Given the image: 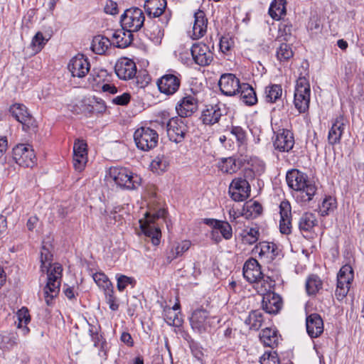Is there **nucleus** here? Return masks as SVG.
<instances>
[{"label":"nucleus","mask_w":364,"mask_h":364,"mask_svg":"<svg viewBox=\"0 0 364 364\" xmlns=\"http://www.w3.org/2000/svg\"><path fill=\"white\" fill-rule=\"evenodd\" d=\"M286 179L289 187L296 192L295 197L298 202L305 203L313 199L317 188L314 183L308 180L306 173L297 169H292L287 172Z\"/></svg>","instance_id":"f257e3e1"},{"label":"nucleus","mask_w":364,"mask_h":364,"mask_svg":"<svg viewBox=\"0 0 364 364\" xmlns=\"http://www.w3.org/2000/svg\"><path fill=\"white\" fill-rule=\"evenodd\" d=\"M107 180L114 182L117 186L128 189H136L141 185V178L124 167H111Z\"/></svg>","instance_id":"f03ea898"},{"label":"nucleus","mask_w":364,"mask_h":364,"mask_svg":"<svg viewBox=\"0 0 364 364\" xmlns=\"http://www.w3.org/2000/svg\"><path fill=\"white\" fill-rule=\"evenodd\" d=\"M166 211L165 209L160 208L155 212H146L144 214V218L139 220L140 228L143 234L151 238L154 245H158L160 243L161 232L159 228L156 225V220L165 217Z\"/></svg>","instance_id":"7ed1b4c3"},{"label":"nucleus","mask_w":364,"mask_h":364,"mask_svg":"<svg viewBox=\"0 0 364 364\" xmlns=\"http://www.w3.org/2000/svg\"><path fill=\"white\" fill-rule=\"evenodd\" d=\"M63 267L59 263H54L53 269H47L48 281L44 288L46 302L50 305L60 291Z\"/></svg>","instance_id":"20e7f679"},{"label":"nucleus","mask_w":364,"mask_h":364,"mask_svg":"<svg viewBox=\"0 0 364 364\" xmlns=\"http://www.w3.org/2000/svg\"><path fill=\"white\" fill-rule=\"evenodd\" d=\"M310 85L305 77H299L296 82L294 103L299 113L305 112L309 107Z\"/></svg>","instance_id":"39448f33"},{"label":"nucleus","mask_w":364,"mask_h":364,"mask_svg":"<svg viewBox=\"0 0 364 364\" xmlns=\"http://www.w3.org/2000/svg\"><path fill=\"white\" fill-rule=\"evenodd\" d=\"M134 139L138 149L148 151L158 144L159 134L149 127H140L134 134Z\"/></svg>","instance_id":"423d86ee"},{"label":"nucleus","mask_w":364,"mask_h":364,"mask_svg":"<svg viewBox=\"0 0 364 364\" xmlns=\"http://www.w3.org/2000/svg\"><path fill=\"white\" fill-rule=\"evenodd\" d=\"M243 276L248 282L256 283L257 289L261 288V286L264 287L267 282L272 280L269 277L266 279L264 277L259 264L253 258L249 259L244 264Z\"/></svg>","instance_id":"0eeeda50"},{"label":"nucleus","mask_w":364,"mask_h":364,"mask_svg":"<svg viewBox=\"0 0 364 364\" xmlns=\"http://www.w3.org/2000/svg\"><path fill=\"white\" fill-rule=\"evenodd\" d=\"M353 278V269L350 265L345 264L340 269L337 275V285L335 291V296L338 301H342L348 294Z\"/></svg>","instance_id":"6e6552de"},{"label":"nucleus","mask_w":364,"mask_h":364,"mask_svg":"<svg viewBox=\"0 0 364 364\" xmlns=\"http://www.w3.org/2000/svg\"><path fill=\"white\" fill-rule=\"evenodd\" d=\"M144 15L139 8L127 9L121 17V23L124 28L132 32L138 31L144 25Z\"/></svg>","instance_id":"1a4fd4ad"},{"label":"nucleus","mask_w":364,"mask_h":364,"mask_svg":"<svg viewBox=\"0 0 364 364\" xmlns=\"http://www.w3.org/2000/svg\"><path fill=\"white\" fill-rule=\"evenodd\" d=\"M273 286V280H270L269 282H267V285H264V291L267 292L264 294L262 301L263 310L269 314H277L282 306V300L280 296L271 291Z\"/></svg>","instance_id":"9d476101"},{"label":"nucleus","mask_w":364,"mask_h":364,"mask_svg":"<svg viewBox=\"0 0 364 364\" xmlns=\"http://www.w3.org/2000/svg\"><path fill=\"white\" fill-rule=\"evenodd\" d=\"M214 318L203 309H196L190 318L193 330L198 333H203L210 330Z\"/></svg>","instance_id":"9b49d317"},{"label":"nucleus","mask_w":364,"mask_h":364,"mask_svg":"<svg viewBox=\"0 0 364 364\" xmlns=\"http://www.w3.org/2000/svg\"><path fill=\"white\" fill-rule=\"evenodd\" d=\"M13 159L21 166L32 167L36 164L34 151L29 145L18 144L12 151Z\"/></svg>","instance_id":"f8f14e48"},{"label":"nucleus","mask_w":364,"mask_h":364,"mask_svg":"<svg viewBox=\"0 0 364 364\" xmlns=\"http://www.w3.org/2000/svg\"><path fill=\"white\" fill-rule=\"evenodd\" d=\"M166 128L169 139L176 144L183 141L188 132L186 119L181 117L171 119L167 123Z\"/></svg>","instance_id":"ddd939ff"},{"label":"nucleus","mask_w":364,"mask_h":364,"mask_svg":"<svg viewBox=\"0 0 364 364\" xmlns=\"http://www.w3.org/2000/svg\"><path fill=\"white\" fill-rule=\"evenodd\" d=\"M229 193L233 200L243 201L250 196V186L245 178H235L229 186Z\"/></svg>","instance_id":"4468645a"},{"label":"nucleus","mask_w":364,"mask_h":364,"mask_svg":"<svg viewBox=\"0 0 364 364\" xmlns=\"http://www.w3.org/2000/svg\"><path fill=\"white\" fill-rule=\"evenodd\" d=\"M9 112L22 124L23 130L36 127L35 120L24 105L16 103L10 107Z\"/></svg>","instance_id":"2eb2a0df"},{"label":"nucleus","mask_w":364,"mask_h":364,"mask_svg":"<svg viewBox=\"0 0 364 364\" xmlns=\"http://www.w3.org/2000/svg\"><path fill=\"white\" fill-rule=\"evenodd\" d=\"M160 92L166 95H173L181 86V79L173 74H166L161 76L156 82Z\"/></svg>","instance_id":"dca6fc26"},{"label":"nucleus","mask_w":364,"mask_h":364,"mask_svg":"<svg viewBox=\"0 0 364 364\" xmlns=\"http://www.w3.org/2000/svg\"><path fill=\"white\" fill-rule=\"evenodd\" d=\"M68 68L73 77H84L90 71V64L82 54H77L69 62Z\"/></svg>","instance_id":"f3484780"},{"label":"nucleus","mask_w":364,"mask_h":364,"mask_svg":"<svg viewBox=\"0 0 364 364\" xmlns=\"http://www.w3.org/2000/svg\"><path fill=\"white\" fill-rule=\"evenodd\" d=\"M218 85L221 92L226 96L236 95L240 87L239 79L232 73L223 74L220 76Z\"/></svg>","instance_id":"a211bd4d"},{"label":"nucleus","mask_w":364,"mask_h":364,"mask_svg":"<svg viewBox=\"0 0 364 364\" xmlns=\"http://www.w3.org/2000/svg\"><path fill=\"white\" fill-rule=\"evenodd\" d=\"M117 77L124 80L132 79L136 73V66L134 61L127 58L119 60L114 66Z\"/></svg>","instance_id":"6ab92c4d"},{"label":"nucleus","mask_w":364,"mask_h":364,"mask_svg":"<svg viewBox=\"0 0 364 364\" xmlns=\"http://www.w3.org/2000/svg\"><path fill=\"white\" fill-rule=\"evenodd\" d=\"M279 230L281 233L289 235L291 232V205L288 200H283L279 205Z\"/></svg>","instance_id":"aec40b11"},{"label":"nucleus","mask_w":364,"mask_h":364,"mask_svg":"<svg viewBox=\"0 0 364 364\" xmlns=\"http://www.w3.org/2000/svg\"><path fill=\"white\" fill-rule=\"evenodd\" d=\"M294 145L293 133L288 129H282L278 133L274 140V147L279 151L288 152Z\"/></svg>","instance_id":"412c9836"},{"label":"nucleus","mask_w":364,"mask_h":364,"mask_svg":"<svg viewBox=\"0 0 364 364\" xmlns=\"http://www.w3.org/2000/svg\"><path fill=\"white\" fill-rule=\"evenodd\" d=\"M306 328L308 335L312 338L319 337L323 332V321L318 314H311L306 316Z\"/></svg>","instance_id":"4be33fe9"},{"label":"nucleus","mask_w":364,"mask_h":364,"mask_svg":"<svg viewBox=\"0 0 364 364\" xmlns=\"http://www.w3.org/2000/svg\"><path fill=\"white\" fill-rule=\"evenodd\" d=\"M198 107L197 100L191 96L183 97L176 106V109L178 115L185 119L194 113Z\"/></svg>","instance_id":"5701e85b"},{"label":"nucleus","mask_w":364,"mask_h":364,"mask_svg":"<svg viewBox=\"0 0 364 364\" xmlns=\"http://www.w3.org/2000/svg\"><path fill=\"white\" fill-rule=\"evenodd\" d=\"M191 53L195 63L200 66L208 65L213 60L210 47H191Z\"/></svg>","instance_id":"b1692460"},{"label":"nucleus","mask_w":364,"mask_h":364,"mask_svg":"<svg viewBox=\"0 0 364 364\" xmlns=\"http://www.w3.org/2000/svg\"><path fill=\"white\" fill-rule=\"evenodd\" d=\"M194 23L191 37L197 40L203 37L207 31L208 20L203 11L198 10L194 15Z\"/></svg>","instance_id":"393cba45"},{"label":"nucleus","mask_w":364,"mask_h":364,"mask_svg":"<svg viewBox=\"0 0 364 364\" xmlns=\"http://www.w3.org/2000/svg\"><path fill=\"white\" fill-rule=\"evenodd\" d=\"M223 115L218 105L207 106L201 113L200 119L204 124L213 125L218 123Z\"/></svg>","instance_id":"a878e982"},{"label":"nucleus","mask_w":364,"mask_h":364,"mask_svg":"<svg viewBox=\"0 0 364 364\" xmlns=\"http://www.w3.org/2000/svg\"><path fill=\"white\" fill-rule=\"evenodd\" d=\"M255 251L259 257H266L269 259H274L279 254V249L274 242L263 241L260 242L255 247Z\"/></svg>","instance_id":"bb28decb"},{"label":"nucleus","mask_w":364,"mask_h":364,"mask_svg":"<svg viewBox=\"0 0 364 364\" xmlns=\"http://www.w3.org/2000/svg\"><path fill=\"white\" fill-rule=\"evenodd\" d=\"M166 4V0H146L144 3V9L149 16L156 18L164 12Z\"/></svg>","instance_id":"cd10ccee"},{"label":"nucleus","mask_w":364,"mask_h":364,"mask_svg":"<svg viewBox=\"0 0 364 364\" xmlns=\"http://www.w3.org/2000/svg\"><path fill=\"white\" fill-rule=\"evenodd\" d=\"M345 124L342 117H338L333 123L328 132V140L329 144L333 145L340 142L343 132Z\"/></svg>","instance_id":"c85d7f7f"},{"label":"nucleus","mask_w":364,"mask_h":364,"mask_svg":"<svg viewBox=\"0 0 364 364\" xmlns=\"http://www.w3.org/2000/svg\"><path fill=\"white\" fill-rule=\"evenodd\" d=\"M237 94H240V100L247 105H253L257 102V98L254 89L248 84H240V87Z\"/></svg>","instance_id":"c756f323"},{"label":"nucleus","mask_w":364,"mask_h":364,"mask_svg":"<svg viewBox=\"0 0 364 364\" xmlns=\"http://www.w3.org/2000/svg\"><path fill=\"white\" fill-rule=\"evenodd\" d=\"M259 339L265 346L274 348L279 343V336L274 329L266 328L259 333Z\"/></svg>","instance_id":"7c9ffc66"},{"label":"nucleus","mask_w":364,"mask_h":364,"mask_svg":"<svg viewBox=\"0 0 364 364\" xmlns=\"http://www.w3.org/2000/svg\"><path fill=\"white\" fill-rule=\"evenodd\" d=\"M241 167V162L234 157L223 158L218 164L219 169L225 173H236Z\"/></svg>","instance_id":"2f4dec72"},{"label":"nucleus","mask_w":364,"mask_h":364,"mask_svg":"<svg viewBox=\"0 0 364 364\" xmlns=\"http://www.w3.org/2000/svg\"><path fill=\"white\" fill-rule=\"evenodd\" d=\"M286 0H274L269 6V14L276 21L280 20L282 16L286 15Z\"/></svg>","instance_id":"473e14b6"},{"label":"nucleus","mask_w":364,"mask_h":364,"mask_svg":"<svg viewBox=\"0 0 364 364\" xmlns=\"http://www.w3.org/2000/svg\"><path fill=\"white\" fill-rule=\"evenodd\" d=\"M316 216L311 213H305L299 222V228L301 232H310L316 225Z\"/></svg>","instance_id":"72a5a7b5"},{"label":"nucleus","mask_w":364,"mask_h":364,"mask_svg":"<svg viewBox=\"0 0 364 364\" xmlns=\"http://www.w3.org/2000/svg\"><path fill=\"white\" fill-rule=\"evenodd\" d=\"M323 282L318 276L311 274L306 282V289L309 295H315L322 289Z\"/></svg>","instance_id":"f704fd0d"},{"label":"nucleus","mask_w":364,"mask_h":364,"mask_svg":"<svg viewBox=\"0 0 364 364\" xmlns=\"http://www.w3.org/2000/svg\"><path fill=\"white\" fill-rule=\"evenodd\" d=\"M262 322V314L259 310L252 311L245 321V323L250 326V329L256 331L259 329Z\"/></svg>","instance_id":"c9c22d12"},{"label":"nucleus","mask_w":364,"mask_h":364,"mask_svg":"<svg viewBox=\"0 0 364 364\" xmlns=\"http://www.w3.org/2000/svg\"><path fill=\"white\" fill-rule=\"evenodd\" d=\"M168 166L169 162L164 155L156 156L150 165L151 171L158 174L166 171Z\"/></svg>","instance_id":"e433bc0d"},{"label":"nucleus","mask_w":364,"mask_h":364,"mask_svg":"<svg viewBox=\"0 0 364 364\" xmlns=\"http://www.w3.org/2000/svg\"><path fill=\"white\" fill-rule=\"evenodd\" d=\"M282 88L280 85H271L265 88L266 100L269 102H276L282 97Z\"/></svg>","instance_id":"4c0bfd02"},{"label":"nucleus","mask_w":364,"mask_h":364,"mask_svg":"<svg viewBox=\"0 0 364 364\" xmlns=\"http://www.w3.org/2000/svg\"><path fill=\"white\" fill-rule=\"evenodd\" d=\"M191 245V241L183 240L176 247H173L170 252V255L167 257L168 262H171L173 259L181 256L190 248Z\"/></svg>","instance_id":"58836bf2"},{"label":"nucleus","mask_w":364,"mask_h":364,"mask_svg":"<svg viewBox=\"0 0 364 364\" xmlns=\"http://www.w3.org/2000/svg\"><path fill=\"white\" fill-rule=\"evenodd\" d=\"M53 260V255L51 254L49 249L43 245L41 251V269L42 272H46L47 269H53V264L51 262Z\"/></svg>","instance_id":"ea45409f"},{"label":"nucleus","mask_w":364,"mask_h":364,"mask_svg":"<svg viewBox=\"0 0 364 364\" xmlns=\"http://www.w3.org/2000/svg\"><path fill=\"white\" fill-rule=\"evenodd\" d=\"M87 109L90 113H104L107 109L105 102L99 97H92L89 100Z\"/></svg>","instance_id":"a19ab883"},{"label":"nucleus","mask_w":364,"mask_h":364,"mask_svg":"<svg viewBox=\"0 0 364 364\" xmlns=\"http://www.w3.org/2000/svg\"><path fill=\"white\" fill-rule=\"evenodd\" d=\"M126 36L124 32L116 31L112 33V39H109V46H130L132 43V34H128V39H125L124 42V37Z\"/></svg>","instance_id":"79ce46f5"},{"label":"nucleus","mask_w":364,"mask_h":364,"mask_svg":"<svg viewBox=\"0 0 364 364\" xmlns=\"http://www.w3.org/2000/svg\"><path fill=\"white\" fill-rule=\"evenodd\" d=\"M242 242L245 244L252 245L255 243L259 237V232L257 228H250L243 231L242 234Z\"/></svg>","instance_id":"37998d69"},{"label":"nucleus","mask_w":364,"mask_h":364,"mask_svg":"<svg viewBox=\"0 0 364 364\" xmlns=\"http://www.w3.org/2000/svg\"><path fill=\"white\" fill-rule=\"evenodd\" d=\"M18 316V327L23 328V331L26 334L28 333L29 328L27 327V324L31 321L29 312L26 308H21L17 313Z\"/></svg>","instance_id":"c03bdc74"},{"label":"nucleus","mask_w":364,"mask_h":364,"mask_svg":"<svg viewBox=\"0 0 364 364\" xmlns=\"http://www.w3.org/2000/svg\"><path fill=\"white\" fill-rule=\"evenodd\" d=\"M336 208V200L334 198L328 196L324 198L321 205L319 207L321 215L324 216L333 211Z\"/></svg>","instance_id":"a18cd8bd"},{"label":"nucleus","mask_w":364,"mask_h":364,"mask_svg":"<svg viewBox=\"0 0 364 364\" xmlns=\"http://www.w3.org/2000/svg\"><path fill=\"white\" fill-rule=\"evenodd\" d=\"M262 212V205L259 202L255 201L247 205V211L244 213V215H245L246 218H255L260 215Z\"/></svg>","instance_id":"49530a36"},{"label":"nucleus","mask_w":364,"mask_h":364,"mask_svg":"<svg viewBox=\"0 0 364 364\" xmlns=\"http://www.w3.org/2000/svg\"><path fill=\"white\" fill-rule=\"evenodd\" d=\"M93 279L96 284L105 291L112 288V284L109 280L108 277L102 272H97L93 274Z\"/></svg>","instance_id":"de8ad7c7"},{"label":"nucleus","mask_w":364,"mask_h":364,"mask_svg":"<svg viewBox=\"0 0 364 364\" xmlns=\"http://www.w3.org/2000/svg\"><path fill=\"white\" fill-rule=\"evenodd\" d=\"M117 287L119 291H122L129 284L134 287L136 283L134 278L123 274L117 276Z\"/></svg>","instance_id":"09e8293b"},{"label":"nucleus","mask_w":364,"mask_h":364,"mask_svg":"<svg viewBox=\"0 0 364 364\" xmlns=\"http://www.w3.org/2000/svg\"><path fill=\"white\" fill-rule=\"evenodd\" d=\"M215 230H220L222 236L225 240H230L232 237V229L227 221L220 220Z\"/></svg>","instance_id":"8fccbe9b"},{"label":"nucleus","mask_w":364,"mask_h":364,"mask_svg":"<svg viewBox=\"0 0 364 364\" xmlns=\"http://www.w3.org/2000/svg\"><path fill=\"white\" fill-rule=\"evenodd\" d=\"M277 58L279 61H285L293 57L294 53L291 47H278L276 51Z\"/></svg>","instance_id":"3c124183"},{"label":"nucleus","mask_w":364,"mask_h":364,"mask_svg":"<svg viewBox=\"0 0 364 364\" xmlns=\"http://www.w3.org/2000/svg\"><path fill=\"white\" fill-rule=\"evenodd\" d=\"M105 299L109 307L112 311H117L119 309V304L117 303V299L114 296L113 287L105 291Z\"/></svg>","instance_id":"603ef678"},{"label":"nucleus","mask_w":364,"mask_h":364,"mask_svg":"<svg viewBox=\"0 0 364 364\" xmlns=\"http://www.w3.org/2000/svg\"><path fill=\"white\" fill-rule=\"evenodd\" d=\"M82 155L87 156V144L84 140L76 139L73 146V154Z\"/></svg>","instance_id":"864d4df0"},{"label":"nucleus","mask_w":364,"mask_h":364,"mask_svg":"<svg viewBox=\"0 0 364 364\" xmlns=\"http://www.w3.org/2000/svg\"><path fill=\"white\" fill-rule=\"evenodd\" d=\"M17 344V337L14 334H8L2 336L1 346L4 348L10 349Z\"/></svg>","instance_id":"5fc2aeb1"},{"label":"nucleus","mask_w":364,"mask_h":364,"mask_svg":"<svg viewBox=\"0 0 364 364\" xmlns=\"http://www.w3.org/2000/svg\"><path fill=\"white\" fill-rule=\"evenodd\" d=\"M230 133L234 135L240 144H242L246 141V133L245 130L237 126H233L231 128Z\"/></svg>","instance_id":"6e6d98bb"},{"label":"nucleus","mask_w":364,"mask_h":364,"mask_svg":"<svg viewBox=\"0 0 364 364\" xmlns=\"http://www.w3.org/2000/svg\"><path fill=\"white\" fill-rule=\"evenodd\" d=\"M87 161V156H82V155L73 154V166L76 171H82Z\"/></svg>","instance_id":"4d7b16f0"},{"label":"nucleus","mask_w":364,"mask_h":364,"mask_svg":"<svg viewBox=\"0 0 364 364\" xmlns=\"http://www.w3.org/2000/svg\"><path fill=\"white\" fill-rule=\"evenodd\" d=\"M259 362L261 364H278L279 360L276 355V353L265 352L260 358Z\"/></svg>","instance_id":"13d9d810"},{"label":"nucleus","mask_w":364,"mask_h":364,"mask_svg":"<svg viewBox=\"0 0 364 364\" xmlns=\"http://www.w3.org/2000/svg\"><path fill=\"white\" fill-rule=\"evenodd\" d=\"M131 99V95L128 92H124L122 95L117 96L112 100V102L118 105H127Z\"/></svg>","instance_id":"bf43d9fd"},{"label":"nucleus","mask_w":364,"mask_h":364,"mask_svg":"<svg viewBox=\"0 0 364 364\" xmlns=\"http://www.w3.org/2000/svg\"><path fill=\"white\" fill-rule=\"evenodd\" d=\"M104 10L107 14L115 15L118 13L117 4L112 0H107Z\"/></svg>","instance_id":"052dcab7"},{"label":"nucleus","mask_w":364,"mask_h":364,"mask_svg":"<svg viewBox=\"0 0 364 364\" xmlns=\"http://www.w3.org/2000/svg\"><path fill=\"white\" fill-rule=\"evenodd\" d=\"M22 48L23 52V58H30L36 53H39L41 50L42 47H21Z\"/></svg>","instance_id":"680f3d73"},{"label":"nucleus","mask_w":364,"mask_h":364,"mask_svg":"<svg viewBox=\"0 0 364 364\" xmlns=\"http://www.w3.org/2000/svg\"><path fill=\"white\" fill-rule=\"evenodd\" d=\"M48 38L44 37L41 32H38L33 38L32 46H43L48 43Z\"/></svg>","instance_id":"e2e57ef3"},{"label":"nucleus","mask_w":364,"mask_h":364,"mask_svg":"<svg viewBox=\"0 0 364 364\" xmlns=\"http://www.w3.org/2000/svg\"><path fill=\"white\" fill-rule=\"evenodd\" d=\"M109 43V39L104 36L97 35L92 38L91 46H107Z\"/></svg>","instance_id":"0e129e2a"},{"label":"nucleus","mask_w":364,"mask_h":364,"mask_svg":"<svg viewBox=\"0 0 364 364\" xmlns=\"http://www.w3.org/2000/svg\"><path fill=\"white\" fill-rule=\"evenodd\" d=\"M38 223V218L36 215L31 216L26 223V227L29 231H33Z\"/></svg>","instance_id":"69168bd1"},{"label":"nucleus","mask_w":364,"mask_h":364,"mask_svg":"<svg viewBox=\"0 0 364 364\" xmlns=\"http://www.w3.org/2000/svg\"><path fill=\"white\" fill-rule=\"evenodd\" d=\"M121 341L124 343L127 344L128 346H133L134 341L130 335V333L127 332H123L121 335Z\"/></svg>","instance_id":"338daca9"},{"label":"nucleus","mask_w":364,"mask_h":364,"mask_svg":"<svg viewBox=\"0 0 364 364\" xmlns=\"http://www.w3.org/2000/svg\"><path fill=\"white\" fill-rule=\"evenodd\" d=\"M229 218L232 223H237V219L240 216V213H237L233 208L229 210Z\"/></svg>","instance_id":"774afa93"}]
</instances>
